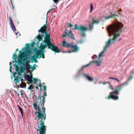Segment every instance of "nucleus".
<instances>
[{
	"label": "nucleus",
	"instance_id": "1",
	"mask_svg": "<svg viewBox=\"0 0 134 134\" xmlns=\"http://www.w3.org/2000/svg\"><path fill=\"white\" fill-rule=\"evenodd\" d=\"M33 107L37 111H35V115L38 114L37 117L38 119L36 123V126L39 128L36 129V130L39 131V134H45L47 126L45 125L44 121L46 119V108L44 105L38 103L36 100L33 104Z\"/></svg>",
	"mask_w": 134,
	"mask_h": 134
},
{
	"label": "nucleus",
	"instance_id": "2",
	"mask_svg": "<svg viewBox=\"0 0 134 134\" xmlns=\"http://www.w3.org/2000/svg\"><path fill=\"white\" fill-rule=\"evenodd\" d=\"M123 25L121 23L117 21L114 25L108 26L107 28L109 35V36L114 35L113 38L108 40V42H106V44L103 50L99 54V58L103 56L104 52L106 51V49L110 45V43L113 44L115 42L116 39L120 35V33L115 35V33L121 31V29L123 26Z\"/></svg>",
	"mask_w": 134,
	"mask_h": 134
},
{
	"label": "nucleus",
	"instance_id": "3",
	"mask_svg": "<svg viewBox=\"0 0 134 134\" xmlns=\"http://www.w3.org/2000/svg\"><path fill=\"white\" fill-rule=\"evenodd\" d=\"M74 29L80 31L81 37H85L86 36L85 32L88 30L87 27L83 26L82 25H80L78 26L77 25L75 24Z\"/></svg>",
	"mask_w": 134,
	"mask_h": 134
},
{
	"label": "nucleus",
	"instance_id": "4",
	"mask_svg": "<svg viewBox=\"0 0 134 134\" xmlns=\"http://www.w3.org/2000/svg\"><path fill=\"white\" fill-rule=\"evenodd\" d=\"M19 58L18 60V62L19 64L20 65H23L24 66H26L28 67L30 65L28 63H25L24 62L27 60L28 59V57L27 55H23L22 54L21 55H19L18 56Z\"/></svg>",
	"mask_w": 134,
	"mask_h": 134
},
{
	"label": "nucleus",
	"instance_id": "5",
	"mask_svg": "<svg viewBox=\"0 0 134 134\" xmlns=\"http://www.w3.org/2000/svg\"><path fill=\"white\" fill-rule=\"evenodd\" d=\"M45 43V44H42L45 48L47 46L49 49H51L55 53H58L60 52V50L59 49L55 46L54 44H49V46H48L47 43Z\"/></svg>",
	"mask_w": 134,
	"mask_h": 134
},
{
	"label": "nucleus",
	"instance_id": "6",
	"mask_svg": "<svg viewBox=\"0 0 134 134\" xmlns=\"http://www.w3.org/2000/svg\"><path fill=\"white\" fill-rule=\"evenodd\" d=\"M127 83L125 82L117 86L115 88V90L114 92H110V94H118L119 92L122 90L124 86L127 85Z\"/></svg>",
	"mask_w": 134,
	"mask_h": 134
},
{
	"label": "nucleus",
	"instance_id": "7",
	"mask_svg": "<svg viewBox=\"0 0 134 134\" xmlns=\"http://www.w3.org/2000/svg\"><path fill=\"white\" fill-rule=\"evenodd\" d=\"M45 37L44 39V42L45 43H47L49 46V44H54L51 43V40L50 35L49 34H48L47 33H45Z\"/></svg>",
	"mask_w": 134,
	"mask_h": 134
},
{
	"label": "nucleus",
	"instance_id": "8",
	"mask_svg": "<svg viewBox=\"0 0 134 134\" xmlns=\"http://www.w3.org/2000/svg\"><path fill=\"white\" fill-rule=\"evenodd\" d=\"M13 74V77L14 78V81L16 84H17L18 83H19L20 80L22 81H24L23 79L21 78V77H23L22 75H20V76L18 75L16 77L15 76L16 74V73L14 72Z\"/></svg>",
	"mask_w": 134,
	"mask_h": 134
},
{
	"label": "nucleus",
	"instance_id": "9",
	"mask_svg": "<svg viewBox=\"0 0 134 134\" xmlns=\"http://www.w3.org/2000/svg\"><path fill=\"white\" fill-rule=\"evenodd\" d=\"M74 43H71V45L70 46V48L72 49L73 52H77L79 49V48L76 44H74Z\"/></svg>",
	"mask_w": 134,
	"mask_h": 134
},
{
	"label": "nucleus",
	"instance_id": "10",
	"mask_svg": "<svg viewBox=\"0 0 134 134\" xmlns=\"http://www.w3.org/2000/svg\"><path fill=\"white\" fill-rule=\"evenodd\" d=\"M47 95L46 92H44V95L42 96H40L39 102H38V103L41 104L42 103L43 104V105H44L45 101V99L44 97L46 96Z\"/></svg>",
	"mask_w": 134,
	"mask_h": 134
},
{
	"label": "nucleus",
	"instance_id": "11",
	"mask_svg": "<svg viewBox=\"0 0 134 134\" xmlns=\"http://www.w3.org/2000/svg\"><path fill=\"white\" fill-rule=\"evenodd\" d=\"M101 62V61L98 62L97 61H93L91 62L89 64L83 66L82 67V68L83 69L84 68L87 67L89 66L90 65L92 64L96 63L97 66H99L100 65Z\"/></svg>",
	"mask_w": 134,
	"mask_h": 134
},
{
	"label": "nucleus",
	"instance_id": "12",
	"mask_svg": "<svg viewBox=\"0 0 134 134\" xmlns=\"http://www.w3.org/2000/svg\"><path fill=\"white\" fill-rule=\"evenodd\" d=\"M110 95L107 97V99H112L115 100H117L118 99V97L115 95H116V94H110Z\"/></svg>",
	"mask_w": 134,
	"mask_h": 134
},
{
	"label": "nucleus",
	"instance_id": "13",
	"mask_svg": "<svg viewBox=\"0 0 134 134\" xmlns=\"http://www.w3.org/2000/svg\"><path fill=\"white\" fill-rule=\"evenodd\" d=\"M47 28L46 24H44L43 26H42L41 27L40 29L38 30V32H41L42 33V34L44 33L45 34V33H47L46 32Z\"/></svg>",
	"mask_w": 134,
	"mask_h": 134
},
{
	"label": "nucleus",
	"instance_id": "14",
	"mask_svg": "<svg viewBox=\"0 0 134 134\" xmlns=\"http://www.w3.org/2000/svg\"><path fill=\"white\" fill-rule=\"evenodd\" d=\"M25 79L28 82L32 83V74L31 73V76L29 75H26L25 76Z\"/></svg>",
	"mask_w": 134,
	"mask_h": 134
},
{
	"label": "nucleus",
	"instance_id": "15",
	"mask_svg": "<svg viewBox=\"0 0 134 134\" xmlns=\"http://www.w3.org/2000/svg\"><path fill=\"white\" fill-rule=\"evenodd\" d=\"M44 36V35H43V34H42L41 35H40V34L38 35H37L35 38L36 39H37L38 40L37 41V45H38V43L39 42L41 41H42L43 40L42 37Z\"/></svg>",
	"mask_w": 134,
	"mask_h": 134
},
{
	"label": "nucleus",
	"instance_id": "16",
	"mask_svg": "<svg viewBox=\"0 0 134 134\" xmlns=\"http://www.w3.org/2000/svg\"><path fill=\"white\" fill-rule=\"evenodd\" d=\"M36 58H39V55H40V57H42L44 59V52H37L36 53Z\"/></svg>",
	"mask_w": 134,
	"mask_h": 134
},
{
	"label": "nucleus",
	"instance_id": "17",
	"mask_svg": "<svg viewBox=\"0 0 134 134\" xmlns=\"http://www.w3.org/2000/svg\"><path fill=\"white\" fill-rule=\"evenodd\" d=\"M117 13L118 14L117 15L114 14H113L112 15L108 16L105 17V19H107L110 18H115L116 16L118 17L119 16L118 14H119V11H117Z\"/></svg>",
	"mask_w": 134,
	"mask_h": 134
},
{
	"label": "nucleus",
	"instance_id": "18",
	"mask_svg": "<svg viewBox=\"0 0 134 134\" xmlns=\"http://www.w3.org/2000/svg\"><path fill=\"white\" fill-rule=\"evenodd\" d=\"M134 77V69L132 70L130 72V75L128 79L129 80H130Z\"/></svg>",
	"mask_w": 134,
	"mask_h": 134
},
{
	"label": "nucleus",
	"instance_id": "19",
	"mask_svg": "<svg viewBox=\"0 0 134 134\" xmlns=\"http://www.w3.org/2000/svg\"><path fill=\"white\" fill-rule=\"evenodd\" d=\"M71 43H68L66 42L65 40H64L63 42L62 45L63 46L65 47L66 48H70Z\"/></svg>",
	"mask_w": 134,
	"mask_h": 134
},
{
	"label": "nucleus",
	"instance_id": "20",
	"mask_svg": "<svg viewBox=\"0 0 134 134\" xmlns=\"http://www.w3.org/2000/svg\"><path fill=\"white\" fill-rule=\"evenodd\" d=\"M9 19L10 21V24L12 27V28L13 31L15 32L16 31V29L14 25V24L12 20V18L10 17H9Z\"/></svg>",
	"mask_w": 134,
	"mask_h": 134
},
{
	"label": "nucleus",
	"instance_id": "21",
	"mask_svg": "<svg viewBox=\"0 0 134 134\" xmlns=\"http://www.w3.org/2000/svg\"><path fill=\"white\" fill-rule=\"evenodd\" d=\"M71 31H69L67 30L66 29H65V31L62 36V37H65L68 36L69 34H70V32Z\"/></svg>",
	"mask_w": 134,
	"mask_h": 134
},
{
	"label": "nucleus",
	"instance_id": "22",
	"mask_svg": "<svg viewBox=\"0 0 134 134\" xmlns=\"http://www.w3.org/2000/svg\"><path fill=\"white\" fill-rule=\"evenodd\" d=\"M25 67L21 68L20 69L19 71L18 72V75L19 76L22 75V73L24 72V71L25 70Z\"/></svg>",
	"mask_w": 134,
	"mask_h": 134
},
{
	"label": "nucleus",
	"instance_id": "23",
	"mask_svg": "<svg viewBox=\"0 0 134 134\" xmlns=\"http://www.w3.org/2000/svg\"><path fill=\"white\" fill-rule=\"evenodd\" d=\"M37 66V65L36 64H34L33 66H32L31 65H29V66L26 67L27 69L30 68L31 69V72H32L34 71L35 69H36L35 68Z\"/></svg>",
	"mask_w": 134,
	"mask_h": 134
},
{
	"label": "nucleus",
	"instance_id": "24",
	"mask_svg": "<svg viewBox=\"0 0 134 134\" xmlns=\"http://www.w3.org/2000/svg\"><path fill=\"white\" fill-rule=\"evenodd\" d=\"M39 48L40 49L37 52H46V51L45 50V48L43 47V46L41 45H40V46L39 47Z\"/></svg>",
	"mask_w": 134,
	"mask_h": 134
},
{
	"label": "nucleus",
	"instance_id": "25",
	"mask_svg": "<svg viewBox=\"0 0 134 134\" xmlns=\"http://www.w3.org/2000/svg\"><path fill=\"white\" fill-rule=\"evenodd\" d=\"M84 76H85L87 77L88 80L90 81H93L94 80V79L93 78L90 77L88 75L86 74H85Z\"/></svg>",
	"mask_w": 134,
	"mask_h": 134
},
{
	"label": "nucleus",
	"instance_id": "26",
	"mask_svg": "<svg viewBox=\"0 0 134 134\" xmlns=\"http://www.w3.org/2000/svg\"><path fill=\"white\" fill-rule=\"evenodd\" d=\"M30 45V44L28 43L26 44L25 45L26 46V48L25 47H24L23 48H22L23 51H25L26 49H29L30 48L29 47V46Z\"/></svg>",
	"mask_w": 134,
	"mask_h": 134
},
{
	"label": "nucleus",
	"instance_id": "27",
	"mask_svg": "<svg viewBox=\"0 0 134 134\" xmlns=\"http://www.w3.org/2000/svg\"><path fill=\"white\" fill-rule=\"evenodd\" d=\"M69 36V37L73 39H75V36L73 34L71 33V31L70 32V34L69 35V34L68 35Z\"/></svg>",
	"mask_w": 134,
	"mask_h": 134
},
{
	"label": "nucleus",
	"instance_id": "28",
	"mask_svg": "<svg viewBox=\"0 0 134 134\" xmlns=\"http://www.w3.org/2000/svg\"><path fill=\"white\" fill-rule=\"evenodd\" d=\"M92 19L93 21V22L92 23H93V24H98L99 23V21L97 20H94V18H92Z\"/></svg>",
	"mask_w": 134,
	"mask_h": 134
},
{
	"label": "nucleus",
	"instance_id": "29",
	"mask_svg": "<svg viewBox=\"0 0 134 134\" xmlns=\"http://www.w3.org/2000/svg\"><path fill=\"white\" fill-rule=\"evenodd\" d=\"M16 52H15L13 54V60H15L17 57V55L16 54Z\"/></svg>",
	"mask_w": 134,
	"mask_h": 134
},
{
	"label": "nucleus",
	"instance_id": "30",
	"mask_svg": "<svg viewBox=\"0 0 134 134\" xmlns=\"http://www.w3.org/2000/svg\"><path fill=\"white\" fill-rule=\"evenodd\" d=\"M17 107L18 108L19 110L20 111L21 115L22 116H23V110L20 107V106L19 105H18Z\"/></svg>",
	"mask_w": 134,
	"mask_h": 134
},
{
	"label": "nucleus",
	"instance_id": "31",
	"mask_svg": "<svg viewBox=\"0 0 134 134\" xmlns=\"http://www.w3.org/2000/svg\"><path fill=\"white\" fill-rule=\"evenodd\" d=\"M90 12L91 13L93 9V5L92 3L90 4Z\"/></svg>",
	"mask_w": 134,
	"mask_h": 134
},
{
	"label": "nucleus",
	"instance_id": "32",
	"mask_svg": "<svg viewBox=\"0 0 134 134\" xmlns=\"http://www.w3.org/2000/svg\"><path fill=\"white\" fill-rule=\"evenodd\" d=\"M93 23L92 22H91L89 24V27L90 29H92L93 27Z\"/></svg>",
	"mask_w": 134,
	"mask_h": 134
},
{
	"label": "nucleus",
	"instance_id": "33",
	"mask_svg": "<svg viewBox=\"0 0 134 134\" xmlns=\"http://www.w3.org/2000/svg\"><path fill=\"white\" fill-rule=\"evenodd\" d=\"M26 84L25 83H23V84L22 85H20V87L22 88H25L26 87Z\"/></svg>",
	"mask_w": 134,
	"mask_h": 134
},
{
	"label": "nucleus",
	"instance_id": "34",
	"mask_svg": "<svg viewBox=\"0 0 134 134\" xmlns=\"http://www.w3.org/2000/svg\"><path fill=\"white\" fill-rule=\"evenodd\" d=\"M34 80V84H36V82H37L38 79L36 78H33V79Z\"/></svg>",
	"mask_w": 134,
	"mask_h": 134
},
{
	"label": "nucleus",
	"instance_id": "35",
	"mask_svg": "<svg viewBox=\"0 0 134 134\" xmlns=\"http://www.w3.org/2000/svg\"><path fill=\"white\" fill-rule=\"evenodd\" d=\"M20 69L17 66L16 67V72H18H18L19 71Z\"/></svg>",
	"mask_w": 134,
	"mask_h": 134
},
{
	"label": "nucleus",
	"instance_id": "36",
	"mask_svg": "<svg viewBox=\"0 0 134 134\" xmlns=\"http://www.w3.org/2000/svg\"><path fill=\"white\" fill-rule=\"evenodd\" d=\"M34 86V85H30L29 86V87H28V88L29 90L33 89V86Z\"/></svg>",
	"mask_w": 134,
	"mask_h": 134
},
{
	"label": "nucleus",
	"instance_id": "37",
	"mask_svg": "<svg viewBox=\"0 0 134 134\" xmlns=\"http://www.w3.org/2000/svg\"><path fill=\"white\" fill-rule=\"evenodd\" d=\"M84 41L82 40H80L78 41V43L80 44H82L83 43Z\"/></svg>",
	"mask_w": 134,
	"mask_h": 134
},
{
	"label": "nucleus",
	"instance_id": "38",
	"mask_svg": "<svg viewBox=\"0 0 134 134\" xmlns=\"http://www.w3.org/2000/svg\"><path fill=\"white\" fill-rule=\"evenodd\" d=\"M10 2L11 3V4L13 7V10H14L15 8V6H14L13 4L12 0H10Z\"/></svg>",
	"mask_w": 134,
	"mask_h": 134
},
{
	"label": "nucleus",
	"instance_id": "39",
	"mask_svg": "<svg viewBox=\"0 0 134 134\" xmlns=\"http://www.w3.org/2000/svg\"><path fill=\"white\" fill-rule=\"evenodd\" d=\"M43 89L44 90V92H46V90H47V89H46L47 86H46V85L43 86Z\"/></svg>",
	"mask_w": 134,
	"mask_h": 134
},
{
	"label": "nucleus",
	"instance_id": "40",
	"mask_svg": "<svg viewBox=\"0 0 134 134\" xmlns=\"http://www.w3.org/2000/svg\"><path fill=\"white\" fill-rule=\"evenodd\" d=\"M35 44V42H32L31 44V48L33 47Z\"/></svg>",
	"mask_w": 134,
	"mask_h": 134
},
{
	"label": "nucleus",
	"instance_id": "41",
	"mask_svg": "<svg viewBox=\"0 0 134 134\" xmlns=\"http://www.w3.org/2000/svg\"><path fill=\"white\" fill-rule=\"evenodd\" d=\"M39 81L40 82L39 84H38V85L39 86H40V90H41V87H42V85L41 84V82L40 80Z\"/></svg>",
	"mask_w": 134,
	"mask_h": 134
},
{
	"label": "nucleus",
	"instance_id": "42",
	"mask_svg": "<svg viewBox=\"0 0 134 134\" xmlns=\"http://www.w3.org/2000/svg\"><path fill=\"white\" fill-rule=\"evenodd\" d=\"M35 55H33L32 57V60L34 61L35 59L36 60V58H35Z\"/></svg>",
	"mask_w": 134,
	"mask_h": 134
},
{
	"label": "nucleus",
	"instance_id": "43",
	"mask_svg": "<svg viewBox=\"0 0 134 134\" xmlns=\"http://www.w3.org/2000/svg\"><path fill=\"white\" fill-rule=\"evenodd\" d=\"M68 26L69 27H72L73 26V25H72L71 24L69 23L68 24Z\"/></svg>",
	"mask_w": 134,
	"mask_h": 134
},
{
	"label": "nucleus",
	"instance_id": "44",
	"mask_svg": "<svg viewBox=\"0 0 134 134\" xmlns=\"http://www.w3.org/2000/svg\"><path fill=\"white\" fill-rule=\"evenodd\" d=\"M109 83V82H104L103 83V84L104 85H105V84H106V83Z\"/></svg>",
	"mask_w": 134,
	"mask_h": 134
},
{
	"label": "nucleus",
	"instance_id": "45",
	"mask_svg": "<svg viewBox=\"0 0 134 134\" xmlns=\"http://www.w3.org/2000/svg\"><path fill=\"white\" fill-rule=\"evenodd\" d=\"M55 3H57L59 1V0H53Z\"/></svg>",
	"mask_w": 134,
	"mask_h": 134
},
{
	"label": "nucleus",
	"instance_id": "46",
	"mask_svg": "<svg viewBox=\"0 0 134 134\" xmlns=\"http://www.w3.org/2000/svg\"><path fill=\"white\" fill-rule=\"evenodd\" d=\"M114 80H116L118 82H120L119 80V79H117V78H115V79Z\"/></svg>",
	"mask_w": 134,
	"mask_h": 134
},
{
	"label": "nucleus",
	"instance_id": "47",
	"mask_svg": "<svg viewBox=\"0 0 134 134\" xmlns=\"http://www.w3.org/2000/svg\"><path fill=\"white\" fill-rule=\"evenodd\" d=\"M109 79L114 80L115 78H114V77H110L109 78Z\"/></svg>",
	"mask_w": 134,
	"mask_h": 134
},
{
	"label": "nucleus",
	"instance_id": "48",
	"mask_svg": "<svg viewBox=\"0 0 134 134\" xmlns=\"http://www.w3.org/2000/svg\"><path fill=\"white\" fill-rule=\"evenodd\" d=\"M34 62L35 63H37L38 62V61L36 59V60L35 59L34 60Z\"/></svg>",
	"mask_w": 134,
	"mask_h": 134
},
{
	"label": "nucleus",
	"instance_id": "49",
	"mask_svg": "<svg viewBox=\"0 0 134 134\" xmlns=\"http://www.w3.org/2000/svg\"><path fill=\"white\" fill-rule=\"evenodd\" d=\"M19 52L20 53V54H23V52H22L21 51H20Z\"/></svg>",
	"mask_w": 134,
	"mask_h": 134
},
{
	"label": "nucleus",
	"instance_id": "50",
	"mask_svg": "<svg viewBox=\"0 0 134 134\" xmlns=\"http://www.w3.org/2000/svg\"><path fill=\"white\" fill-rule=\"evenodd\" d=\"M35 88L36 89H37L38 88V87L37 86H36L35 87Z\"/></svg>",
	"mask_w": 134,
	"mask_h": 134
},
{
	"label": "nucleus",
	"instance_id": "51",
	"mask_svg": "<svg viewBox=\"0 0 134 134\" xmlns=\"http://www.w3.org/2000/svg\"><path fill=\"white\" fill-rule=\"evenodd\" d=\"M11 66H10V72H11Z\"/></svg>",
	"mask_w": 134,
	"mask_h": 134
},
{
	"label": "nucleus",
	"instance_id": "52",
	"mask_svg": "<svg viewBox=\"0 0 134 134\" xmlns=\"http://www.w3.org/2000/svg\"><path fill=\"white\" fill-rule=\"evenodd\" d=\"M71 52H72V51H69L68 52V53H71Z\"/></svg>",
	"mask_w": 134,
	"mask_h": 134
},
{
	"label": "nucleus",
	"instance_id": "53",
	"mask_svg": "<svg viewBox=\"0 0 134 134\" xmlns=\"http://www.w3.org/2000/svg\"><path fill=\"white\" fill-rule=\"evenodd\" d=\"M38 119V118L37 117V116L36 117V118H35V120H36L37 119Z\"/></svg>",
	"mask_w": 134,
	"mask_h": 134
},
{
	"label": "nucleus",
	"instance_id": "54",
	"mask_svg": "<svg viewBox=\"0 0 134 134\" xmlns=\"http://www.w3.org/2000/svg\"><path fill=\"white\" fill-rule=\"evenodd\" d=\"M19 50V49L18 48H17L16 49V51H18Z\"/></svg>",
	"mask_w": 134,
	"mask_h": 134
},
{
	"label": "nucleus",
	"instance_id": "55",
	"mask_svg": "<svg viewBox=\"0 0 134 134\" xmlns=\"http://www.w3.org/2000/svg\"><path fill=\"white\" fill-rule=\"evenodd\" d=\"M30 50H28V51H27V52L29 53H30Z\"/></svg>",
	"mask_w": 134,
	"mask_h": 134
},
{
	"label": "nucleus",
	"instance_id": "56",
	"mask_svg": "<svg viewBox=\"0 0 134 134\" xmlns=\"http://www.w3.org/2000/svg\"><path fill=\"white\" fill-rule=\"evenodd\" d=\"M20 94L21 95H22L23 94V93L22 92H21V94Z\"/></svg>",
	"mask_w": 134,
	"mask_h": 134
},
{
	"label": "nucleus",
	"instance_id": "57",
	"mask_svg": "<svg viewBox=\"0 0 134 134\" xmlns=\"http://www.w3.org/2000/svg\"><path fill=\"white\" fill-rule=\"evenodd\" d=\"M36 96V99H37V100H38V98L37 97L36 95V96Z\"/></svg>",
	"mask_w": 134,
	"mask_h": 134
},
{
	"label": "nucleus",
	"instance_id": "58",
	"mask_svg": "<svg viewBox=\"0 0 134 134\" xmlns=\"http://www.w3.org/2000/svg\"><path fill=\"white\" fill-rule=\"evenodd\" d=\"M14 92H15V93H17V91H15H15H14Z\"/></svg>",
	"mask_w": 134,
	"mask_h": 134
},
{
	"label": "nucleus",
	"instance_id": "59",
	"mask_svg": "<svg viewBox=\"0 0 134 134\" xmlns=\"http://www.w3.org/2000/svg\"><path fill=\"white\" fill-rule=\"evenodd\" d=\"M121 40V38H120L118 41H120Z\"/></svg>",
	"mask_w": 134,
	"mask_h": 134
},
{
	"label": "nucleus",
	"instance_id": "60",
	"mask_svg": "<svg viewBox=\"0 0 134 134\" xmlns=\"http://www.w3.org/2000/svg\"><path fill=\"white\" fill-rule=\"evenodd\" d=\"M9 63H10V65H11L12 64V63H11L10 62Z\"/></svg>",
	"mask_w": 134,
	"mask_h": 134
},
{
	"label": "nucleus",
	"instance_id": "61",
	"mask_svg": "<svg viewBox=\"0 0 134 134\" xmlns=\"http://www.w3.org/2000/svg\"><path fill=\"white\" fill-rule=\"evenodd\" d=\"M111 89L112 90H113V89H114V88H111Z\"/></svg>",
	"mask_w": 134,
	"mask_h": 134
},
{
	"label": "nucleus",
	"instance_id": "62",
	"mask_svg": "<svg viewBox=\"0 0 134 134\" xmlns=\"http://www.w3.org/2000/svg\"><path fill=\"white\" fill-rule=\"evenodd\" d=\"M94 57V56H93V57H92V58H93V59H94V58H93V57Z\"/></svg>",
	"mask_w": 134,
	"mask_h": 134
},
{
	"label": "nucleus",
	"instance_id": "63",
	"mask_svg": "<svg viewBox=\"0 0 134 134\" xmlns=\"http://www.w3.org/2000/svg\"><path fill=\"white\" fill-rule=\"evenodd\" d=\"M19 93L18 94V96H19Z\"/></svg>",
	"mask_w": 134,
	"mask_h": 134
},
{
	"label": "nucleus",
	"instance_id": "64",
	"mask_svg": "<svg viewBox=\"0 0 134 134\" xmlns=\"http://www.w3.org/2000/svg\"><path fill=\"white\" fill-rule=\"evenodd\" d=\"M50 11H48L47 13H48V12H49Z\"/></svg>",
	"mask_w": 134,
	"mask_h": 134
}]
</instances>
